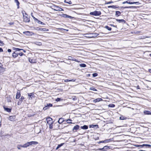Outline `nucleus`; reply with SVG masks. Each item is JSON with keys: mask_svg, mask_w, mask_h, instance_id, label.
<instances>
[{"mask_svg": "<svg viewBox=\"0 0 151 151\" xmlns=\"http://www.w3.org/2000/svg\"><path fill=\"white\" fill-rule=\"evenodd\" d=\"M38 143V142L36 141H31L30 142H27V143L24 145H18L17 147L19 150H21V147L26 148L30 145H37Z\"/></svg>", "mask_w": 151, "mask_h": 151, "instance_id": "f257e3e1", "label": "nucleus"}, {"mask_svg": "<svg viewBox=\"0 0 151 151\" xmlns=\"http://www.w3.org/2000/svg\"><path fill=\"white\" fill-rule=\"evenodd\" d=\"M23 19L24 21L25 22H30L29 18L27 16V14L26 13H25L24 15L23 13Z\"/></svg>", "mask_w": 151, "mask_h": 151, "instance_id": "f03ea898", "label": "nucleus"}, {"mask_svg": "<svg viewBox=\"0 0 151 151\" xmlns=\"http://www.w3.org/2000/svg\"><path fill=\"white\" fill-rule=\"evenodd\" d=\"M101 14V13L100 11H95L94 12L90 13V14L95 16H99Z\"/></svg>", "mask_w": 151, "mask_h": 151, "instance_id": "7ed1b4c3", "label": "nucleus"}, {"mask_svg": "<svg viewBox=\"0 0 151 151\" xmlns=\"http://www.w3.org/2000/svg\"><path fill=\"white\" fill-rule=\"evenodd\" d=\"M53 7L54 8V10L56 11H63V9L58 6L56 5H54L53 6Z\"/></svg>", "mask_w": 151, "mask_h": 151, "instance_id": "20e7f679", "label": "nucleus"}, {"mask_svg": "<svg viewBox=\"0 0 151 151\" xmlns=\"http://www.w3.org/2000/svg\"><path fill=\"white\" fill-rule=\"evenodd\" d=\"M46 120L47 121V123L48 124H52V119L51 118L48 117L47 118Z\"/></svg>", "mask_w": 151, "mask_h": 151, "instance_id": "39448f33", "label": "nucleus"}, {"mask_svg": "<svg viewBox=\"0 0 151 151\" xmlns=\"http://www.w3.org/2000/svg\"><path fill=\"white\" fill-rule=\"evenodd\" d=\"M27 94L29 96V99H32L34 97V94L33 93H28Z\"/></svg>", "mask_w": 151, "mask_h": 151, "instance_id": "423d86ee", "label": "nucleus"}, {"mask_svg": "<svg viewBox=\"0 0 151 151\" xmlns=\"http://www.w3.org/2000/svg\"><path fill=\"white\" fill-rule=\"evenodd\" d=\"M79 126L78 125H76L73 128V130L74 132H76L78 129H79Z\"/></svg>", "mask_w": 151, "mask_h": 151, "instance_id": "0eeeda50", "label": "nucleus"}, {"mask_svg": "<svg viewBox=\"0 0 151 151\" xmlns=\"http://www.w3.org/2000/svg\"><path fill=\"white\" fill-rule=\"evenodd\" d=\"M126 2L128 4H137L138 5L140 4V3L139 2H130L129 1H126Z\"/></svg>", "mask_w": 151, "mask_h": 151, "instance_id": "6e6552de", "label": "nucleus"}, {"mask_svg": "<svg viewBox=\"0 0 151 151\" xmlns=\"http://www.w3.org/2000/svg\"><path fill=\"white\" fill-rule=\"evenodd\" d=\"M21 96L20 91H18L17 92L16 98V99H19L20 98Z\"/></svg>", "mask_w": 151, "mask_h": 151, "instance_id": "1a4fd4ad", "label": "nucleus"}, {"mask_svg": "<svg viewBox=\"0 0 151 151\" xmlns=\"http://www.w3.org/2000/svg\"><path fill=\"white\" fill-rule=\"evenodd\" d=\"M64 119L62 118H60L58 120V122L59 124H61L64 122Z\"/></svg>", "mask_w": 151, "mask_h": 151, "instance_id": "9d476101", "label": "nucleus"}, {"mask_svg": "<svg viewBox=\"0 0 151 151\" xmlns=\"http://www.w3.org/2000/svg\"><path fill=\"white\" fill-rule=\"evenodd\" d=\"M4 108L5 111H6L8 112H11V109L6 107L5 106L4 107Z\"/></svg>", "mask_w": 151, "mask_h": 151, "instance_id": "9b49d317", "label": "nucleus"}, {"mask_svg": "<svg viewBox=\"0 0 151 151\" xmlns=\"http://www.w3.org/2000/svg\"><path fill=\"white\" fill-rule=\"evenodd\" d=\"M62 16H63L64 17L69 18H70V19L73 18V17H71V16H69V15H67L66 14H63V15Z\"/></svg>", "mask_w": 151, "mask_h": 151, "instance_id": "f8f14e48", "label": "nucleus"}, {"mask_svg": "<svg viewBox=\"0 0 151 151\" xmlns=\"http://www.w3.org/2000/svg\"><path fill=\"white\" fill-rule=\"evenodd\" d=\"M15 118V117L14 116H10L9 117V119L11 121H14Z\"/></svg>", "mask_w": 151, "mask_h": 151, "instance_id": "ddd939ff", "label": "nucleus"}, {"mask_svg": "<svg viewBox=\"0 0 151 151\" xmlns=\"http://www.w3.org/2000/svg\"><path fill=\"white\" fill-rule=\"evenodd\" d=\"M12 56L14 58H16L18 56V53H16L15 52H14L12 55Z\"/></svg>", "mask_w": 151, "mask_h": 151, "instance_id": "4468645a", "label": "nucleus"}, {"mask_svg": "<svg viewBox=\"0 0 151 151\" xmlns=\"http://www.w3.org/2000/svg\"><path fill=\"white\" fill-rule=\"evenodd\" d=\"M102 99L100 98H98L96 99H95V100H94V101L95 103H96L98 102L102 101Z\"/></svg>", "mask_w": 151, "mask_h": 151, "instance_id": "2eb2a0df", "label": "nucleus"}, {"mask_svg": "<svg viewBox=\"0 0 151 151\" xmlns=\"http://www.w3.org/2000/svg\"><path fill=\"white\" fill-rule=\"evenodd\" d=\"M144 113L145 114L150 115L151 114V112L149 111H145L144 112Z\"/></svg>", "mask_w": 151, "mask_h": 151, "instance_id": "dca6fc26", "label": "nucleus"}, {"mask_svg": "<svg viewBox=\"0 0 151 151\" xmlns=\"http://www.w3.org/2000/svg\"><path fill=\"white\" fill-rule=\"evenodd\" d=\"M116 21L119 22H124L125 23V21L123 19H116Z\"/></svg>", "mask_w": 151, "mask_h": 151, "instance_id": "f3484780", "label": "nucleus"}, {"mask_svg": "<svg viewBox=\"0 0 151 151\" xmlns=\"http://www.w3.org/2000/svg\"><path fill=\"white\" fill-rule=\"evenodd\" d=\"M68 59L70 60L75 61L76 62H78V60H76V59H73V58H72V57H71V56H69L68 57Z\"/></svg>", "mask_w": 151, "mask_h": 151, "instance_id": "a211bd4d", "label": "nucleus"}, {"mask_svg": "<svg viewBox=\"0 0 151 151\" xmlns=\"http://www.w3.org/2000/svg\"><path fill=\"white\" fill-rule=\"evenodd\" d=\"M31 32H30L28 31L24 32V34L27 35H31Z\"/></svg>", "mask_w": 151, "mask_h": 151, "instance_id": "6ab92c4d", "label": "nucleus"}, {"mask_svg": "<svg viewBox=\"0 0 151 151\" xmlns=\"http://www.w3.org/2000/svg\"><path fill=\"white\" fill-rule=\"evenodd\" d=\"M88 127L87 125H84V126H81V128L82 129H88Z\"/></svg>", "mask_w": 151, "mask_h": 151, "instance_id": "aec40b11", "label": "nucleus"}, {"mask_svg": "<svg viewBox=\"0 0 151 151\" xmlns=\"http://www.w3.org/2000/svg\"><path fill=\"white\" fill-rule=\"evenodd\" d=\"M141 146V147H142L143 146H145L146 147H151V145L149 144H143L142 145H138V146Z\"/></svg>", "mask_w": 151, "mask_h": 151, "instance_id": "412c9836", "label": "nucleus"}, {"mask_svg": "<svg viewBox=\"0 0 151 151\" xmlns=\"http://www.w3.org/2000/svg\"><path fill=\"white\" fill-rule=\"evenodd\" d=\"M0 136L2 137H4L5 138H6L7 137H10L11 136L10 135L8 134L0 135Z\"/></svg>", "mask_w": 151, "mask_h": 151, "instance_id": "4be33fe9", "label": "nucleus"}, {"mask_svg": "<svg viewBox=\"0 0 151 151\" xmlns=\"http://www.w3.org/2000/svg\"><path fill=\"white\" fill-rule=\"evenodd\" d=\"M121 14V13L119 11H117L116 12L115 15L116 16L118 17Z\"/></svg>", "mask_w": 151, "mask_h": 151, "instance_id": "5701e85b", "label": "nucleus"}, {"mask_svg": "<svg viewBox=\"0 0 151 151\" xmlns=\"http://www.w3.org/2000/svg\"><path fill=\"white\" fill-rule=\"evenodd\" d=\"M16 3L17 5V8L18 9H19V3L18 1V0H15L14 1Z\"/></svg>", "mask_w": 151, "mask_h": 151, "instance_id": "b1692460", "label": "nucleus"}, {"mask_svg": "<svg viewBox=\"0 0 151 151\" xmlns=\"http://www.w3.org/2000/svg\"><path fill=\"white\" fill-rule=\"evenodd\" d=\"M108 8H111L113 9H115L116 8H118L119 7V6H116L113 5V6H108Z\"/></svg>", "mask_w": 151, "mask_h": 151, "instance_id": "393cba45", "label": "nucleus"}, {"mask_svg": "<svg viewBox=\"0 0 151 151\" xmlns=\"http://www.w3.org/2000/svg\"><path fill=\"white\" fill-rule=\"evenodd\" d=\"M109 149V147L105 146L103 147V151H105Z\"/></svg>", "mask_w": 151, "mask_h": 151, "instance_id": "a878e982", "label": "nucleus"}, {"mask_svg": "<svg viewBox=\"0 0 151 151\" xmlns=\"http://www.w3.org/2000/svg\"><path fill=\"white\" fill-rule=\"evenodd\" d=\"M64 144V143H62L58 145L56 147V150L58 149L59 148H60Z\"/></svg>", "mask_w": 151, "mask_h": 151, "instance_id": "bb28decb", "label": "nucleus"}, {"mask_svg": "<svg viewBox=\"0 0 151 151\" xmlns=\"http://www.w3.org/2000/svg\"><path fill=\"white\" fill-rule=\"evenodd\" d=\"M54 125H56L57 126L56 127H55V129H60L59 128V127L60 125L58 124V123H56L55 124H54Z\"/></svg>", "mask_w": 151, "mask_h": 151, "instance_id": "cd10ccee", "label": "nucleus"}, {"mask_svg": "<svg viewBox=\"0 0 151 151\" xmlns=\"http://www.w3.org/2000/svg\"><path fill=\"white\" fill-rule=\"evenodd\" d=\"M137 7L135 6H125L124 7V9L130 8H136Z\"/></svg>", "mask_w": 151, "mask_h": 151, "instance_id": "c85d7f7f", "label": "nucleus"}, {"mask_svg": "<svg viewBox=\"0 0 151 151\" xmlns=\"http://www.w3.org/2000/svg\"><path fill=\"white\" fill-rule=\"evenodd\" d=\"M36 21L39 24H42V25H44V24L41 21L38 20L37 19V20H36Z\"/></svg>", "mask_w": 151, "mask_h": 151, "instance_id": "c756f323", "label": "nucleus"}, {"mask_svg": "<svg viewBox=\"0 0 151 151\" xmlns=\"http://www.w3.org/2000/svg\"><path fill=\"white\" fill-rule=\"evenodd\" d=\"M35 44L36 45H39V46H40V45H42V43L41 42H35Z\"/></svg>", "mask_w": 151, "mask_h": 151, "instance_id": "7c9ffc66", "label": "nucleus"}, {"mask_svg": "<svg viewBox=\"0 0 151 151\" xmlns=\"http://www.w3.org/2000/svg\"><path fill=\"white\" fill-rule=\"evenodd\" d=\"M6 98L7 99V101L8 102H11V98L9 96H7Z\"/></svg>", "mask_w": 151, "mask_h": 151, "instance_id": "2f4dec72", "label": "nucleus"}, {"mask_svg": "<svg viewBox=\"0 0 151 151\" xmlns=\"http://www.w3.org/2000/svg\"><path fill=\"white\" fill-rule=\"evenodd\" d=\"M72 121V120L70 119H67L66 120L67 122L69 124H72L73 123L71 122Z\"/></svg>", "mask_w": 151, "mask_h": 151, "instance_id": "473e14b6", "label": "nucleus"}, {"mask_svg": "<svg viewBox=\"0 0 151 151\" xmlns=\"http://www.w3.org/2000/svg\"><path fill=\"white\" fill-rule=\"evenodd\" d=\"M105 28L109 31H111V28L109 27L108 26H105Z\"/></svg>", "mask_w": 151, "mask_h": 151, "instance_id": "72a5a7b5", "label": "nucleus"}, {"mask_svg": "<svg viewBox=\"0 0 151 151\" xmlns=\"http://www.w3.org/2000/svg\"><path fill=\"white\" fill-rule=\"evenodd\" d=\"M80 67H86V65L84 63H81L80 64Z\"/></svg>", "mask_w": 151, "mask_h": 151, "instance_id": "f704fd0d", "label": "nucleus"}, {"mask_svg": "<svg viewBox=\"0 0 151 151\" xmlns=\"http://www.w3.org/2000/svg\"><path fill=\"white\" fill-rule=\"evenodd\" d=\"M111 141L110 139H106L104 140V143H108L110 142Z\"/></svg>", "mask_w": 151, "mask_h": 151, "instance_id": "c9c22d12", "label": "nucleus"}, {"mask_svg": "<svg viewBox=\"0 0 151 151\" xmlns=\"http://www.w3.org/2000/svg\"><path fill=\"white\" fill-rule=\"evenodd\" d=\"M24 99V96H22L19 99V101H21V102H22L23 100Z\"/></svg>", "mask_w": 151, "mask_h": 151, "instance_id": "e433bc0d", "label": "nucleus"}, {"mask_svg": "<svg viewBox=\"0 0 151 151\" xmlns=\"http://www.w3.org/2000/svg\"><path fill=\"white\" fill-rule=\"evenodd\" d=\"M14 50H15L16 51H19L20 50H22V49H19L17 48H15L14 49Z\"/></svg>", "mask_w": 151, "mask_h": 151, "instance_id": "4c0bfd02", "label": "nucleus"}, {"mask_svg": "<svg viewBox=\"0 0 151 151\" xmlns=\"http://www.w3.org/2000/svg\"><path fill=\"white\" fill-rule=\"evenodd\" d=\"M108 106L110 107H114L115 106V105L114 104H110Z\"/></svg>", "mask_w": 151, "mask_h": 151, "instance_id": "58836bf2", "label": "nucleus"}, {"mask_svg": "<svg viewBox=\"0 0 151 151\" xmlns=\"http://www.w3.org/2000/svg\"><path fill=\"white\" fill-rule=\"evenodd\" d=\"M29 61L31 63H34L35 62L34 60L30 58L29 59Z\"/></svg>", "mask_w": 151, "mask_h": 151, "instance_id": "ea45409f", "label": "nucleus"}, {"mask_svg": "<svg viewBox=\"0 0 151 151\" xmlns=\"http://www.w3.org/2000/svg\"><path fill=\"white\" fill-rule=\"evenodd\" d=\"M18 55H19L21 56H22L23 55H24V56L25 55V54H24L22 53V52H20L19 53H18Z\"/></svg>", "mask_w": 151, "mask_h": 151, "instance_id": "a19ab883", "label": "nucleus"}, {"mask_svg": "<svg viewBox=\"0 0 151 151\" xmlns=\"http://www.w3.org/2000/svg\"><path fill=\"white\" fill-rule=\"evenodd\" d=\"M90 89L94 91H97V90L96 89L94 88L93 87H91L90 88Z\"/></svg>", "mask_w": 151, "mask_h": 151, "instance_id": "79ce46f5", "label": "nucleus"}, {"mask_svg": "<svg viewBox=\"0 0 151 151\" xmlns=\"http://www.w3.org/2000/svg\"><path fill=\"white\" fill-rule=\"evenodd\" d=\"M49 109L48 106L47 105L46 106H45L43 108V109L44 110H46L47 109Z\"/></svg>", "mask_w": 151, "mask_h": 151, "instance_id": "37998d69", "label": "nucleus"}, {"mask_svg": "<svg viewBox=\"0 0 151 151\" xmlns=\"http://www.w3.org/2000/svg\"><path fill=\"white\" fill-rule=\"evenodd\" d=\"M93 77H95L98 76V74L97 73H93L92 74Z\"/></svg>", "mask_w": 151, "mask_h": 151, "instance_id": "c03bdc74", "label": "nucleus"}, {"mask_svg": "<svg viewBox=\"0 0 151 151\" xmlns=\"http://www.w3.org/2000/svg\"><path fill=\"white\" fill-rule=\"evenodd\" d=\"M49 126V128L50 129H52L53 128L52 124H48Z\"/></svg>", "mask_w": 151, "mask_h": 151, "instance_id": "a18cd8bd", "label": "nucleus"}, {"mask_svg": "<svg viewBox=\"0 0 151 151\" xmlns=\"http://www.w3.org/2000/svg\"><path fill=\"white\" fill-rule=\"evenodd\" d=\"M62 99L60 98H58L56 99V101L57 102L60 101H61Z\"/></svg>", "mask_w": 151, "mask_h": 151, "instance_id": "49530a36", "label": "nucleus"}, {"mask_svg": "<svg viewBox=\"0 0 151 151\" xmlns=\"http://www.w3.org/2000/svg\"><path fill=\"white\" fill-rule=\"evenodd\" d=\"M32 13H31V15L32 16V17H33V19H34V20L35 21H36V20H37V19L35 18L33 15H32Z\"/></svg>", "mask_w": 151, "mask_h": 151, "instance_id": "de8ad7c7", "label": "nucleus"}, {"mask_svg": "<svg viewBox=\"0 0 151 151\" xmlns=\"http://www.w3.org/2000/svg\"><path fill=\"white\" fill-rule=\"evenodd\" d=\"M120 119L121 120H124L125 119L124 117L123 116H121L120 117Z\"/></svg>", "mask_w": 151, "mask_h": 151, "instance_id": "09e8293b", "label": "nucleus"}, {"mask_svg": "<svg viewBox=\"0 0 151 151\" xmlns=\"http://www.w3.org/2000/svg\"><path fill=\"white\" fill-rule=\"evenodd\" d=\"M47 106H48V108H49V107H52V104H47Z\"/></svg>", "mask_w": 151, "mask_h": 151, "instance_id": "8fccbe9b", "label": "nucleus"}, {"mask_svg": "<svg viewBox=\"0 0 151 151\" xmlns=\"http://www.w3.org/2000/svg\"><path fill=\"white\" fill-rule=\"evenodd\" d=\"M4 45V43L3 42L0 40V46H3Z\"/></svg>", "mask_w": 151, "mask_h": 151, "instance_id": "3c124183", "label": "nucleus"}, {"mask_svg": "<svg viewBox=\"0 0 151 151\" xmlns=\"http://www.w3.org/2000/svg\"><path fill=\"white\" fill-rule=\"evenodd\" d=\"M113 1H109V2H106V4H110L111 3H113Z\"/></svg>", "mask_w": 151, "mask_h": 151, "instance_id": "603ef678", "label": "nucleus"}, {"mask_svg": "<svg viewBox=\"0 0 151 151\" xmlns=\"http://www.w3.org/2000/svg\"><path fill=\"white\" fill-rule=\"evenodd\" d=\"M69 82V79H66L64 80V82Z\"/></svg>", "mask_w": 151, "mask_h": 151, "instance_id": "864d4df0", "label": "nucleus"}, {"mask_svg": "<svg viewBox=\"0 0 151 151\" xmlns=\"http://www.w3.org/2000/svg\"><path fill=\"white\" fill-rule=\"evenodd\" d=\"M22 102H21V101H19L17 103V104L18 105H20V104H21V103H22Z\"/></svg>", "mask_w": 151, "mask_h": 151, "instance_id": "5fc2aeb1", "label": "nucleus"}, {"mask_svg": "<svg viewBox=\"0 0 151 151\" xmlns=\"http://www.w3.org/2000/svg\"><path fill=\"white\" fill-rule=\"evenodd\" d=\"M97 150H99V151H101V150H102L103 151V148H99Z\"/></svg>", "mask_w": 151, "mask_h": 151, "instance_id": "6e6d98bb", "label": "nucleus"}, {"mask_svg": "<svg viewBox=\"0 0 151 151\" xmlns=\"http://www.w3.org/2000/svg\"><path fill=\"white\" fill-rule=\"evenodd\" d=\"M96 126H98V125H92L90 126V127H93L94 126L96 127Z\"/></svg>", "mask_w": 151, "mask_h": 151, "instance_id": "4d7b16f0", "label": "nucleus"}, {"mask_svg": "<svg viewBox=\"0 0 151 151\" xmlns=\"http://www.w3.org/2000/svg\"><path fill=\"white\" fill-rule=\"evenodd\" d=\"M104 143V141H100L99 142H98L99 144H100V143Z\"/></svg>", "mask_w": 151, "mask_h": 151, "instance_id": "13d9d810", "label": "nucleus"}, {"mask_svg": "<svg viewBox=\"0 0 151 151\" xmlns=\"http://www.w3.org/2000/svg\"><path fill=\"white\" fill-rule=\"evenodd\" d=\"M8 52H11L12 50L10 49H8L7 50Z\"/></svg>", "mask_w": 151, "mask_h": 151, "instance_id": "bf43d9fd", "label": "nucleus"}, {"mask_svg": "<svg viewBox=\"0 0 151 151\" xmlns=\"http://www.w3.org/2000/svg\"><path fill=\"white\" fill-rule=\"evenodd\" d=\"M3 51V49L0 47V52H2Z\"/></svg>", "mask_w": 151, "mask_h": 151, "instance_id": "052dcab7", "label": "nucleus"}, {"mask_svg": "<svg viewBox=\"0 0 151 151\" xmlns=\"http://www.w3.org/2000/svg\"><path fill=\"white\" fill-rule=\"evenodd\" d=\"M22 50H21L23 51V52H24L25 53L26 52V51L25 50H24L23 49H22Z\"/></svg>", "mask_w": 151, "mask_h": 151, "instance_id": "680f3d73", "label": "nucleus"}, {"mask_svg": "<svg viewBox=\"0 0 151 151\" xmlns=\"http://www.w3.org/2000/svg\"><path fill=\"white\" fill-rule=\"evenodd\" d=\"M111 25L113 27H117L116 26H114L113 24H111Z\"/></svg>", "mask_w": 151, "mask_h": 151, "instance_id": "e2e57ef3", "label": "nucleus"}, {"mask_svg": "<svg viewBox=\"0 0 151 151\" xmlns=\"http://www.w3.org/2000/svg\"><path fill=\"white\" fill-rule=\"evenodd\" d=\"M69 4H72V2L70 1L69 2H68V3Z\"/></svg>", "mask_w": 151, "mask_h": 151, "instance_id": "0e129e2a", "label": "nucleus"}, {"mask_svg": "<svg viewBox=\"0 0 151 151\" xmlns=\"http://www.w3.org/2000/svg\"><path fill=\"white\" fill-rule=\"evenodd\" d=\"M76 81V80H74V79H72L71 80V82H75Z\"/></svg>", "mask_w": 151, "mask_h": 151, "instance_id": "69168bd1", "label": "nucleus"}, {"mask_svg": "<svg viewBox=\"0 0 151 151\" xmlns=\"http://www.w3.org/2000/svg\"><path fill=\"white\" fill-rule=\"evenodd\" d=\"M64 2L65 3H68V2L66 0H65Z\"/></svg>", "mask_w": 151, "mask_h": 151, "instance_id": "338daca9", "label": "nucleus"}, {"mask_svg": "<svg viewBox=\"0 0 151 151\" xmlns=\"http://www.w3.org/2000/svg\"><path fill=\"white\" fill-rule=\"evenodd\" d=\"M149 71L151 73V69H149Z\"/></svg>", "mask_w": 151, "mask_h": 151, "instance_id": "774afa93", "label": "nucleus"}]
</instances>
